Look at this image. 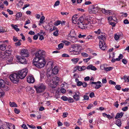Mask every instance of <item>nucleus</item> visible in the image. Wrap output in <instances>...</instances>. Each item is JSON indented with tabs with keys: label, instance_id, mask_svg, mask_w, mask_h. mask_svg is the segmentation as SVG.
Listing matches in <instances>:
<instances>
[{
	"label": "nucleus",
	"instance_id": "nucleus-38",
	"mask_svg": "<svg viewBox=\"0 0 129 129\" xmlns=\"http://www.w3.org/2000/svg\"><path fill=\"white\" fill-rule=\"evenodd\" d=\"M86 36V35H82L81 34H80L78 36V37L79 38H84Z\"/></svg>",
	"mask_w": 129,
	"mask_h": 129
},
{
	"label": "nucleus",
	"instance_id": "nucleus-6",
	"mask_svg": "<svg viewBox=\"0 0 129 129\" xmlns=\"http://www.w3.org/2000/svg\"><path fill=\"white\" fill-rule=\"evenodd\" d=\"M9 78L11 81L14 83H17L19 82L20 79L17 73H14L10 75Z\"/></svg>",
	"mask_w": 129,
	"mask_h": 129
},
{
	"label": "nucleus",
	"instance_id": "nucleus-4",
	"mask_svg": "<svg viewBox=\"0 0 129 129\" xmlns=\"http://www.w3.org/2000/svg\"><path fill=\"white\" fill-rule=\"evenodd\" d=\"M78 25V26L80 28L84 29L87 28V25L88 24H85L84 22V19L83 17H80L78 19V21L77 23Z\"/></svg>",
	"mask_w": 129,
	"mask_h": 129
},
{
	"label": "nucleus",
	"instance_id": "nucleus-34",
	"mask_svg": "<svg viewBox=\"0 0 129 129\" xmlns=\"http://www.w3.org/2000/svg\"><path fill=\"white\" fill-rule=\"evenodd\" d=\"M58 30L57 29L56 31H54L53 33V35L55 36H57L58 35Z\"/></svg>",
	"mask_w": 129,
	"mask_h": 129
},
{
	"label": "nucleus",
	"instance_id": "nucleus-13",
	"mask_svg": "<svg viewBox=\"0 0 129 129\" xmlns=\"http://www.w3.org/2000/svg\"><path fill=\"white\" fill-rule=\"evenodd\" d=\"M52 72L51 71H49L47 72V80L48 81L50 82H52V80L51 78L52 76Z\"/></svg>",
	"mask_w": 129,
	"mask_h": 129
},
{
	"label": "nucleus",
	"instance_id": "nucleus-49",
	"mask_svg": "<svg viewBox=\"0 0 129 129\" xmlns=\"http://www.w3.org/2000/svg\"><path fill=\"white\" fill-rule=\"evenodd\" d=\"M7 11L8 12L9 14L10 15L13 14V12L12 11L10 10L9 9H7Z\"/></svg>",
	"mask_w": 129,
	"mask_h": 129
},
{
	"label": "nucleus",
	"instance_id": "nucleus-18",
	"mask_svg": "<svg viewBox=\"0 0 129 129\" xmlns=\"http://www.w3.org/2000/svg\"><path fill=\"white\" fill-rule=\"evenodd\" d=\"M87 69H91L93 71H95L96 70V68L94 66H93L92 65L90 64L87 67Z\"/></svg>",
	"mask_w": 129,
	"mask_h": 129
},
{
	"label": "nucleus",
	"instance_id": "nucleus-12",
	"mask_svg": "<svg viewBox=\"0 0 129 129\" xmlns=\"http://www.w3.org/2000/svg\"><path fill=\"white\" fill-rule=\"evenodd\" d=\"M35 81V78L32 76L27 77V81L28 83H33Z\"/></svg>",
	"mask_w": 129,
	"mask_h": 129
},
{
	"label": "nucleus",
	"instance_id": "nucleus-46",
	"mask_svg": "<svg viewBox=\"0 0 129 129\" xmlns=\"http://www.w3.org/2000/svg\"><path fill=\"white\" fill-rule=\"evenodd\" d=\"M84 100H88L89 99V96L88 95H84L83 96Z\"/></svg>",
	"mask_w": 129,
	"mask_h": 129
},
{
	"label": "nucleus",
	"instance_id": "nucleus-7",
	"mask_svg": "<svg viewBox=\"0 0 129 129\" xmlns=\"http://www.w3.org/2000/svg\"><path fill=\"white\" fill-rule=\"evenodd\" d=\"M45 52L43 50H39L36 52L35 54V57L36 59L37 58L38 59H44L45 57Z\"/></svg>",
	"mask_w": 129,
	"mask_h": 129
},
{
	"label": "nucleus",
	"instance_id": "nucleus-44",
	"mask_svg": "<svg viewBox=\"0 0 129 129\" xmlns=\"http://www.w3.org/2000/svg\"><path fill=\"white\" fill-rule=\"evenodd\" d=\"M109 83L111 84L114 85H115L116 84V83L115 82L112 80H110L109 81Z\"/></svg>",
	"mask_w": 129,
	"mask_h": 129
},
{
	"label": "nucleus",
	"instance_id": "nucleus-24",
	"mask_svg": "<svg viewBox=\"0 0 129 129\" xmlns=\"http://www.w3.org/2000/svg\"><path fill=\"white\" fill-rule=\"evenodd\" d=\"M73 55H78L79 54L80 51L79 49H77V50L75 49L73 50Z\"/></svg>",
	"mask_w": 129,
	"mask_h": 129
},
{
	"label": "nucleus",
	"instance_id": "nucleus-56",
	"mask_svg": "<svg viewBox=\"0 0 129 129\" xmlns=\"http://www.w3.org/2000/svg\"><path fill=\"white\" fill-rule=\"evenodd\" d=\"M59 3H60L59 1H57L55 2V3L54 5V6H57L59 4Z\"/></svg>",
	"mask_w": 129,
	"mask_h": 129
},
{
	"label": "nucleus",
	"instance_id": "nucleus-15",
	"mask_svg": "<svg viewBox=\"0 0 129 129\" xmlns=\"http://www.w3.org/2000/svg\"><path fill=\"white\" fill-rule=\"evenodd\" d=\"M78 92V94H77V93L75 92V94L73 96L74 99L76 101L79 100L80 99L79 95L80 94L79 92Z\"/></svg>",
	"mask_w": 129,
	"mask_h": 129
},
{
	"label": "nucleus",
	"instance_id": "nucleus-23",
	"mask_svg": "<svg viewBox=\"0 0 129 129\" xmlns=\"http://www.w3.org/2000/svg\"><path fill=\"white\" fill-rule=\"evenodd\" d=\"M51 71L52 72V73L53 74H56L57 73L58 70L56 67H55L53 69L52 71Z\"/></svg>",
	"mask_w": 129,
	"mask_h": 129
},
{
	"label": "nucleus",
	"instance_id": "nucleus-52",
	"mask_svg": "<svg viewBox=\"0 0 129 129\" xmlns=\"http://www.w3.org/2000/svg\"><path fill=\"white\" fill-rule=\"evenodd\" d=\"M127 124L128 125L125 126V128L126 129H129V118L127 120Z\"/></svg>",
	"mask_w": 129,
	"mask_h": 129
},
{
	"label": "nucleus",
	"instance_id": "nucleus-62",
	"mask_svg": "<svg viewBox=\"0 0 129 129\" xmlns=\"http://www.w3.org/2000/svg\"><path fill=\"white\" fill-rule=\"evenodd\" d=\"M15 44L16 46H19L21 45V43L20 41H18L17 42L15 43Z\"/></svg>",
	"mask_w": 129,
	"mask_h": 129
},
{
	"label": "nucleus",
	"instance_id": "nucleus-37",
	"mask_svg": "<svg viewBox=\"0 0 129 129\" xmlns=\"http://www.w3.org/2000/svg\"><path fill=\"white\" fill-rule=\"evenodd\" d=\"M68 100L70 103H73L74 101L73 99L71 97L69 98Z\"/></svg>",
	"mask_w": 129,
	"mask_h": 129
},
{
	"label": "nucleus",
	"instance_id": "nucleus-59",
	"mask_svg": "<svg viewBox=\"0 0 129 129\" xmlns=\"http://www.w3.org/2000/svg\"><path fill=\"white\" fill-rule=\"evenodd\" d=\"M96 85L95 87V88L96 89H98L101 86V85H97V84Z\"/></svg>",
	"mask_w": 129,
	"mask_h": 129
},
{
	"label": "nucleus",
	"instance_id": "nucleus-55",
	"mask_svg": "<svg viewBox=\"0 0 129 129\" xmlns=\"http://www.w3.org/2000/svg\"><path fill=\"white\" fill-rule=\"evenodd\" d=\"M89 96L90 98H92L94 96V94L93 92H91L89 94Z\"/></svg>",
	"mask_w": 129,
	"mask_h": 129
},
{
	"label": "nucleus",
	"instance_id": "nucleus-61",
	"mask_svg": "<svg viewBox=\"0 0 129 129\" xmlns=\"http://www.w3.org/2000/svg\"><path fill=\"white\" fill-rule=\"evenodd\" d=\"M62 56L63 57H69V56L67 54H63L62 55Z\"/></svg>",
	"mask_w": 129,
	"mask_h": 129
},
{
	"label": "nucleus",
	"instance_id": "nucleus-57",
	"mask_svg": "<svg viewBox=\"0 0 129 129\" xmlns=\"http://www.w3.org/2000/svg\"><path fill=\"white\" fill-rule=\"evenodd\" d=\"M62 42L63 43H65V44L66 45H69L70 44V42L66 41H63Z\"/></svg>",
	"mask_w": 129,
	"mask_h": 129
},
{
	"label": "nucleus",
	"instance_id": "nucleus-51",
	"mask_svg": "<svg viewBox=\"0 0 129 129\" xmlns=\"http://www.w3.org/2000/svg\"><path fill=\"white\" fill-rule=\"evenodd\" d=\"M27 125L30 128L33 129H35L36 128V126L34 125H30L28 124H27Z\"/></svg>",
	"mask_w": 129,
	"mask_h": 129
},
{
	"label": "nucleus",
	"instance_id": "nucleus-27",
	"mask_svg": "<svg viewBox=\"0 0 129 129\" xmlns=\"http://www.w3.org/2000/svg\"><path fill=\"white\" fill-rule=\"evenodd\" d=\"M13 58L12 57H11L10 59H9L7 61V63L8 64H11L12 63Z\"/></svg>",
	"mask_w": 129,
	"mask_h": 129
},
{
	"label": "nucleus",
	"instance_id": "nucleus-33",
	"mask_svg": "<svg viewBox=\"0 0 129 129\" xmlns=\"http://www.w3.org/2000/svg\"><path fill=\"white\" fill-rule=\"evenodd\" d=\"M45 17L44 16H42L41 17L40 21V22L41 24H42L43 23V21L45 19Z\"/></svg>",
	"mask_w": 129,
	"mask_h": 129
},
{
	"label": "nucleus",
	"instance_id": "nucleus-21",
	"mask_svg": "<svg viewBox=\"0 0 129 129\" xmlns=\"http://www.w3.org/2000/svg\"><path fill=\"white\" fill-rule=\"evenodd\" d=\"M5 85V83L3 79L0 80V87L1 88H3Z\"/></svg>",
	"mask_w": 129,
	"mask_h": 129
},
{
	"label": "nucleus",
	"instance_id": "nucleus-32",
	"mask_svg": "<svg viewBox=\"0 0 129 129\" xmlns=\"http://www.w3.org/2000/svg\"><path fill=\"white\" fill-rule=\"evenodd\" d=\"M6 30H5L4 27H1L0 28V33H4L5 32Z\"/></svg>",
	"mask_w": 129,
	"mask_h": 129
},
{
	"label": "nucleus",
	"instance_id": "nucleus-26",
	"mask_svg": "<svg viewBox=\"0 0 129 129\" xmlns=\"http://www.w3.org/2000/svg\"><path fill=\"white\" fill-rule=\"evenodd\" d=\"M79 60V59L78 58H73L71 60L73 62V63L75 64H76L78 62Z\"/></svg>",
	"mask_w": 129,
	"mask_h": 129
},
{
	"label": "nucleus",
	"instance_id": "nucleus-40",
	"mask_svg": "<svg viewBox=\"0 0 129 129\" xmlns=\"http://www.w3.org/2000/svg\"><path fill=\"white\" fill-rule=\"evenodd\" d=\"M115 88L118 90H120L121 89V87L120 85H116L115 86Z\"/></svg>",
	"mask_w": 129,
	"mask_h": 129
},
{
	"label": "nucleus",
	"instance_id": "nucleus-30",
	"mask_svg": "<svg viewBox=\"0 0 129 129\" xmlns=\"http://www.w3.org/2000/svg\"><path fill=\"white\" fill-rule=\"evenodd\" d=\"M22 13L19 12L17 13L15 16L17 18H19L21 17L22 16Z\"/></svg>",
	"mask_w": 129,
	"mask_h": 129
},
{
	"label": "nucleus",
	"instance_id": "nucleus-45",
	"mask_svg": "<svg viewBox=\"0 0 129 129\" xmlns=\"http://www.w3.org/2000/svg\"><path fill=\"white\" fill-rule=\"evenodd\" d=\"M23 2H22L21 1H20L19 2V3L18 4V5L20 7H21L23 4Z\"/></svg>",
	"mask_w": 129,
	"mask_h": 129
},
{
	"label": "nucleus",
	"instance_id": "nucleus-17",
	"mask_svg": "<svg viewBox=\"0 0 129 129\" xmlns=\"http://www.w3.org/2000/svg\"><path fill=\"white\" fill-rule=\"evenodd\" d=\"M93 8H94L93 5H91L89 6L88 8V11L90 14H93Z\"/></svg>",
	"mask_w": 129,
	"mask_h": 129
},
{
	"label": "nucleus",
	"instance_id": "nucleus-1",
	"mask_svg": "<svg viewBox=\"0 0 129 129\" xmlns=\"http://www.w3.org/2000/svg\"><path fill=\"white\" fill-rule=\"evenodd\" d=\"M102 35H101V36H99L98 38L101 40L99 41V47L100 49L103 50H105L106 48V46L105 45L104 41L106 40V36H105V33H102Z\"/></svg>",
	"mask_w": 129,
	"mask_h": 129
},
{
	"label": "nucleus",
	"instance_id": "nucleus-36",
	"mask_svg": "<svg viewBox=\"0 0 129 129\" xmlns=\"http://www.w3.org/2000/svg\"><path fill=\"white\" fill-rule=\"evenodd\" d=\"M63 44L62 43H61L59 44L58 45V49H60L63 48Z\"/></svg>",
	"mask_w": 129,
	"mask_h": 129
},
{
	"label": "nucleus",
	"instance_id": "nucleus-5",
	"mask_svg": "<svg viewBox=\"0 0 129 129\" xmlns=\"http://www.w3.org/2000/svg\"><path fill=\"white\" fill-rule=\"evenodd\" d=\"M52 83L50 82L49 84H50V87H51V88L53 89L56 87V86L58 85L59 78L55 76L53 79H52Z\"/></svg>",
	"mask_w": 129,
	"mask_h": 129
},
{
	"label": "nucleus",
	"instance_id": "nucleus-48",
	"mask_svg": "<svg viewBox=\"0 0 129 129\" xmlns=\"http://www.w3.org/2000/svg\"><path fill=\"white\" fill-rule=\"evenodd\" d=\"M123 23L125 24H129V22L127 19H125L124 20Z\"/></svg>",
	"mask_w": 129,
	"mask_h": 129
},
{
	"label": "nucleus",
	"instance_id": "nucleus-63",
	"mask_svg": "<svg viewBox=\"0 0 129 129\" xmlns=\"http://www.w3.org/2000/svg\"><path fill=\"white\" fill-rule=\"evenodd\" d=\"M93 107V105L92 104H90L87 107V108L88 109H90L92 107Z\"/></svg>",
	"mask_w": 129,
	"mask_h": 129
},
{
	"label": "nucleus",
	"instance_id": "nucleus-11",
	"mask_svg": "<svg viewBox=\"0 0 129 129\" xmlns=\"http://www.w3.org/2000/svg\"><path fill=\"white\" fill-rule=\"evenodd\" d=\"M78 15L76 14L74 15L72 17V22L75 24H77L78 21Z\"/></svg>",
	"mask_w": 129,
	"mask_h": 129
},
{
	"label": "nucleus",
	"instance_id": "nucleus-9",
	"mask_svg": "<svg viewBox=\"0 0 129 129\" xmlns=\"http://www.w3.org/2000/svg\"><path fill=\"white\" fill-rule=\"evenodd\" d=\"M20 54L21 56L24 57H28L29 54L28 50L24 49H23L21 51Z\"/></svg>",
	"mask_w": 129,
	"mask_h": 129
},
{
	"label": "nucleus",
	"instance_id": "nucleus-22",
	"mask_svg": "<svg viewBox=\"0 0 129 129\" xmlns=\"http://www.w3.org/2000/svg\"><path fill=\"white\" fill-rule=\"evenodd\" d=\"M115 123L118 126L120 127L121 126V119H118L116 120Z\"/></svg>",
	"mask_w": 129,
	"mask_h": 129
},
{
	"label": "nucleus",
	"instance_id": "nucleus-60",
	"mask_svg": "<svg viewBox=\"0 0 129 129\" xmlns=\"http://www.w3.org/2000/svg\"><path fill=\"white\" fill-rule=\"evenodd\" d=\"M81 55L84 57H85L88 56V54L85 53H81Z\"/></svg>",
	"mask_w": 129,
	"mask_h": 129
},
{
	"label": "nucleus",
	"instance_id": "nucleus-14",
	"mask_svg": "<svg viewBox=\"0 0 129 129\" xmlns=\"http://www.w3.org/2000/svg\"><path fill=\"white\" fill-rule=\"evenodd\" d=\"M6 56L4 52L0 51V60H2L5 59Z\"/></svg>",
	"mask_w": 129,
	"mask_h": 129
},
{
	"label": "nucleus",
	"instance_id": "nucleus-50",
	"mask_svg": "<svg viewBox=\"0 0 129 129\" xmlns=\"http://www.w3.org/2000/svg\"><path fill=\"white\" fill-rule=\"evenodd\" d=\"M93 38V37L92 36L89 35V36H87L86 38V39L89 40L90 39H91Z\"/></svg>",
	"mask_w": 129,
	"mask_h": 129
},
{
	"label": "nucleus",
	"instance_id": "nucleus-3",
	"mask_svg": "<svg viewBox=\"0 0 129 129\" xmlns=\"http://www.w3.org/2000/svg\"><path fill=\"white\" fill-rule=\"evenodd\" d=\"M34 87L37 93H40L44 92L46 88V86L43 83H41L37 85H35Z\"/></svg>",
	"mask_w": 129,
	"mask_h": 129
},
{
	"label": "nucleus",
	"instance_id": "nucleus-41",
	"mask_svg": "<svg viewBox=\"0 0 129 129\" xmlns=\"http://www.w3.org/2000/svg\"><path fill=\"white\" fill-rule=\"evenodd\" d=\"M82 82L81 81H78L77 82V85L78 86H80L82 85Z\"/></svg>",
	"mask_w": 129,
	"mask_h": 129
},
{
	"label": "nucleus",
	"instance_id": "nucleus-39",
	"mask_svg": "<svg viewBox=\"0 0 129 129\" xmlns=\"http://www.w3.org/2000/svg\"><path fill=\"white\" fill-rule=\"evenodd\" d=\"M61 99L64 101H67L68 100V98L65 96H63L61 98Z\"/></svg>",
	"mask_w": 129,
	"mask_h": 129
},
{
	"label": "nucleus",
	"instance_id": "nucleus-28",
	"mask_svg": "<svg viewBox=\"0 0 129 129\" xmlns=\"http://www.w3.org/2000/svg\"><path fill=\"white\" fill-rule=\"evenodd\" d=\"M104 69L105 71H110L113 68L112 67H104Z\"/></svg>",
	"mask_w": 129,
	"mask_h": 129
},
{
	"label": "nucleus",
	"instance_id": "nucleus-53",
	"mask_svg": "<svg viewBox=\"0 0 129 129\" xmlns=\"http://www.w3.org/2000/svg\"><path fill=\"white\" fill-rule=\"evenodd\" d=\"M128 109V108L127 106H126L123 107L122 108V110L124 111H126Z\"/></svg>",
	"mask_w": 129,
	"mask_h": 129
},
{
	"label": "nucleus",
	"instance_id": "nucleus-58",
	"mask_svg": "<svg viewBox=\"0 0 129 129\" xmlns=\"http://www.w3.org/2000/svg\"><path fill=\"white\" fill-rule=\"evenodd\" d=\"M122 62L124 64H126L127 63V61L125 59H123L122 60Z\"/></svg>",
	"mask_w": 129,
	"mask_h": 129
},
{
	"label": "nucleus",
	"instance_id": "nucleus-47",
	"mask_svg": "<svg viewBox=\"0 0 129 129\" xmlns=\"http://www.w3.org/2000/svg\"><path fill=\"white\" fill-rule=\"evenodd\" d=\"M68 113L67 112H64L63 113V118L66 117L67 116Z\"/></svg>",
	"mask_w": 129,
	"mask_h": 129
},
{
	"label": "nucleus",
	"instance_id": "nucleus-64",
	"mask_svg": "<svg viewBox=\"0 0 129 129\" xmlns=\"http://www.w3.org/2000/svg\"><path fill=\"white\" fill-rule=\"evenodd\" d=\"M22 127L25 129H28V128L26 125L25 124H23L22 126Z\"/></svg>",
	"mask_w": 129,
	"mask_h": 129
},
{
	"label": "nucleus",
	"instance_id": "nucleus-35",
	"mask_svg": "<svg viewBox=\"0 0 129 129\" xmlns=\"http://www.w3.org/2000/svg\"><path fill=\"white\" fill-rule=\"evenodd\" d=\"M120 36V35H117L116 34L115 35L114 38L116 40H118Z\"/></svg>",
	"mask_w": 129,
	"mask_h": 129
},
{
	"label": "nucleus",
	"instance_id": "nucleus-42",
	"mask_svg": "<svg viewBox=\"0 0 129 129\" xmlns=\"http://www.w3.org/2000/svg\"><path fill=\"white\" fill-rule=\"evenodd\" d=\"M14 111L15 113L18 114L20 112V110H19L17 109L16 108H15L14 109Z\"/></svg>",
	"mask_w": 129,
	"mask_h": 129
},
{
	"label": "nucleus",
	"instance_id": "nucleus-54",
	"mask_svg": "<svg viewBox=\"0 0 129 129\" xmlns=\"http://www.w3.org/2000/svg\"><path fill=\"white\" fill-rule=\"evenodd\" d=\"M110 24L113 27L115 26L116 23L113 22H109Z\"/></svg>",
	"mask_w": 129,
	"mask_h": 129
},
{
	"label": "nucleus",
	"instance_id": "nucleus-25",
	"mask_svg": "<svg viewBox=\"0 0 129 129\" xmlns=\"http://www.w3.org/2000/svg\"><path fill=\"white\" fill-rule=\"evenodd\" d=\"M9 105L10 106L12 107H17V105L14 102H12L11 103L10 102L9 103Z\"/></svg>",
	"mask_w": 129,
	"mask_h": 129
},
{
	"label": "nucleus",
	"instance_id": "nucleus-16",
	"mask_svg": "<svg viewBox=\"0 0 129 129\" xmlns=\"http://www.w3.org/2000/svg\"><path fill=\"white\" fill-rule=\"evenodd\" d=\"M124 113L121 112L120 113H117L115 117V119H117L118 118H121L123 116Z\"/></svg>",
	"mask_w": 129,
	"mask_h": 129
},
{
	"label": "nucleus",
	"instance_id": "nucleus-19",
	"mask_svg": "<svg viewBox=\"0 0 129 129\" xmlns=\"http://www.w3.org/2000/svg\"><path fill=\"white\" fill-rule=\"evenodd\" d=\"M72 33L73 34V35H75V33L74 31L73 30H71L70 31V33L68 34V36L69 37H70H70L71 38H72V39H75L76 37L75 36H72L71 35H72Z\"/></svg>",
	"mask_w": 129,
	"mask_h": 129
},
{
	"label": "nucleus",
	"instance_id": "nucleus-8",
	"mask_svg": "<svg viewBox=\"0 0 129 129\" xmlns=\"http://www.w3.org/2000/svg\"><path fill=\"white\" fill-rule=\"evenodd\" d=\"M28 72V70L25 68L19 70L17 74L19 76L20 79H22L24 78L26 76Z\"/></svg>",
	"mask_w": 129,
	"mask_h": 129
},
{
	"label": "nucleus",
	"instance_id": "nucleus-29",
	"mask_svg": "<svg viewBox=\"0 0 129 129\" xmlns=\"http://www.w3.org/2000/svg\"><path fill=\"white\" fill-rule=\"evenodd\" d=\"M61 21L60 20H57L54 23V25L56 26H57L61 23Z\"/></svg>",
	"mask_w": 129,
	"mask_h": 129
},
{
	"label": "nucleus",
	"instance_id": "nucleus-31",
	"mask_svg": "<svg viewBox=\"0 0 129 129\" xmlns=\"http://www.w3.org/2000/svg\"><path fill=\"white\" fill-rule=\"evenodd\" d=\"M98 7H95L94 6V8H93V14H95L96 13L98 12Z\"/></svg>",
	"mask_w": 129,
	"mask_h": 129
},
{
	"label": "nucleus",
	"instance_id": "nucleus-2",
	"mask_svg": "<svg viewBox=\"0 0 129 129\" xmlns=\"http://www.w3.org/2000/svg\"><path fill=\"white\" fill-rule=\"evenodd\" d=\"M38 59L37 60H36L37 59L34 58L33 60V64L38 68H40L43 67L46 64L45 59Z\"/></svg>",
	"mask_w": 129,
	"mask_h": 129
},
{
	"label": "nucleus",
	"instance_id": "nucleus-10",
	"mask_svg": "<svg viewBox=\"0 0 129 129\" xmlns=\"http://www.w3.org/2000/svg\"><path fill=\"white\" fill-rule=\"evenodd\" d=\"M24 57L20 56H18L17 57V58L18 61L21 63L26 64L27 62L26 59Z\"/></svg>",
	"mask_w": 129,
	"mask_h": 129
},
{
	"label": "nucleus",
	"instance_id": "nucleus-20",
	"mask_svg": "<svg viewBox=\"0 0 129 129\" xmlns=\"http://www.w3.org/2000/svg\"><path fill=\"white\" fill-rule=\"evenodd\" d=\"M9 126H10V123H6V124H4L2 125L3 129H6Z\"/></svg>",
	"mask_w": 129,
	"mask_h": 129
},
{
	"label": "nucleus",
	"instance_id": "nucleus-43",
	"mask_svg": "<svg viewBox=\"0 0 129 129\" xmlns=\"http://www.w3.org/2000/svg\"><path fill=\"white\" fill-rule=\"evenodd\" d=\"M113 16H110L108 18V20L109 22H110V21L113 22Z\"/></svg>",
	"mask_w": 129,
	"mask_h": 129
}]
</instances>
